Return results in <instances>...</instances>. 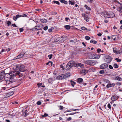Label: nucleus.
<instances>
[{"label": "nucleus", "mask_w": 122, "mask_h": 122, "mask_svg": "<svg viewBox=\"0 0 122 122\" xmlns=\"http://www.w3.org/2000/svg\"><path fill=\"white\" fill-rule=\"evenodd\" d=\"M70 26L69 25H66L64 26V27L67 30L70 29Z\"/></svg>", "instance_id": "nucleus-28"}, {"label": "nucleus", "mask_w": 122, "mask_h": 122, "mask_svg": "<svg viewBox=\"0 0 122 122\" xmlns=\"http://www.w3.org/2000/svg\"><path fill=\"white\" fill-rule=\"evenodd\" d=\"M69 19V18L66 17L65 18V20L66 21H68V20Z\"/></svg>", "instance_id": "nucleus-63"}, {"label": "nucleus", "mask_w": 122, "mask_h": 122, "mask_svg": "<svg viewBox=\"0 0 122 122\" xmlns=\"http://www.w3.org/2000/svg\"><path fill=\"white\" fill-rule=\"evenodd\" d=\"M97 53H99L101 51V50L100 49H97Z\"/></svg>", "instance_id": "nucleus-54"}, {"label": "nucleus", "mask_w": 122, "mask_h": 122, "mask_svg": "<svg viewBox=\"0 0 122 122\" xmlns=\"http://www.w3.org/2000/svg\"><path fill=\"white\" fill-rule=\"evenodd\" d=\"M90 42L91 43H93L95 44H96L97 43V41H93L92 40L90 41Z\"/></svg>", "instance_id": "nucleus-30"}, {"label": "nucleus", "mask_w": 122, "mask_h": 122, "mask_svg": "<svg viewBox=\"0 0 122 122\" xmlns=\"http://www.w3.org/2000/svg\"><path fill=\"white\" fill-rule=\"evenodd\" d=\"M113 67L115 68H117L118 67V66L115 63L113 66Z\"/></svg>", "instance_id": "nucleus-35"}, {"label": "nucleus", "mask_w": 122, "mask_h": 122, "mask_svg": "<svg viewBox=\"0 0 122 122\" xmlns=\"http://www.w3.org/2000/svg\"><path fill=\"white\" fill-rule=\"evenodd\" d=\"M108 65L106 63H105L101 65L100 66V68L101 69H103L107 67Z\"/></svg>", "instance_id": "nucleus-9"}, {"label": "nucleus", "mask_w": 122, "mask_h": 122, "mask_svg": "<svg viewBox=\"0 0 122 122\" xmlns=\"http://www.w3.org/2000/svg\"><path fill=\"white\" fill-rule=\"evenodd\" d=\"M117 84L120 86L121 85V83L119 82H118L117 83Z\"/></svg>", "instance_id": "nucleus-62"}, {"label": "nucleus", "mask_w": 122, "mask_h": 122, "mask_svg": "<svg viewBox=\"0 0 122 122\" xmlns=\"http://www.w3.org/2000/svg\"><path fill=\"white\" fill-rule=\"evenodd\" d=\"M92 56H90V58L92 59H97L100 57V56L99 55L97 54H93L91 55Z\"/></svg>", "instance_id": "nucleus-7"}, {"label": "nucleus", "mask_w": 122, "mask_h": 122, "mask_svg": "<svg viewBox=\"0 0 122 122\" xmlns=\"http://www.w3.org/2000/svg\"><path fill=\"white\" fill-rule=\"evenodd\" d=\"M89 17L87 15L86 16L84 17V19L86 20V21L87 22H88L89 21Z\"/></svg>", "instance_id": "nucleus-20"}, {"label": "nucleus", "mask_w": 122, "mask_h": 122, "mask_svg": "<svg viewBox=\"0 0 122 122\" xmlns=\"http://www.w3.org/2000/svg\"><path fill=\"white\" fill-rule=\"evenodd\" d=\"M115 80L121 81L122 80V79L120 77L117 76L116 77Z\"/></svg>", "instance_id": "nucleus-18"}, {"label": "nucleus", "mask_w": 122, "mask_h": 122, "mask_svg": "<svg viewBox=\"0 0 122 122\" xmlns=\"http://www.w3.org/2000/svg\"><path fill=\"white\" fill-rule=\"evenodd\" d=\"M25 66L24 65L16 66L15 68L16 72H21L23 75V72H24L25 70Z\"/></svg>", "instance_id": "nucleus-2"}, {"label": "nucleus", "mask_w": 122, "mask_h": 122, "mask_svg": "<svg viewBox=\"0 0 122 122\" xmlns=\"http://www.w3.org/2000/svg\"><path fill=\"white\" fill-rule=\"evenodd\" d=\"M108 67H109V68L111 69H113V67L111 65H109Z\"/></svg>", "instance_id": "nucleus-49"}, {"label": "nucleus", "mask_w": 122, "mask_h": 122, "mask_svg": "<svg viewBox=\"0 0 122 122\" xmlns=\"http://www.w3.org/2000/svg\"><path fill=\"white\" fill-rule=\"evenodd\" d=\"M64 39L63 38V36L61 37V38H60L59 40H58V41H56V42H58V43H60L61 42H63L64 41H62Z\"/></svg>", "instance_id": "nucleus-15"}, {"label": "nucleus", "mask_w": 122, "mask_h": 122, "mask_svg": "<svg viewBox=\"0 0 122 122\" xmlns=\"http://www.w3.org/2000/svg\"><path fill=\"white\" fill-rule=\"evenodd\" d=\"M85 64L90 66H93L96 64V61L92 60H88L85 61Z\"/></svg>", "instance_id": "nucleus-4"}, {"label": "nucleus", "mask_w": 122, "mask_h": 122, "mask_svg": "<svg viewBox=\"0 0 122 122\" xmlns=\"http://www.w3.org/2000/svg\"><path fill=\"white\" fill-rule=\"evenodd\" d=\"M122 53V51H121L120 50H119L118 51H117V54H119L120 53Z\"/></svg>", "instance_id": "nucleus-44"}, {"label": "nucleus", "mask_w": 122, "mask_h": 122, "mask_svg": "<svg viewBox=\"0 0 122 122\" xmlns=\"http://www.w3.org/2000/svg\"><path fill=\"white\" fill-rule=\"evenodd\" d=\"M12 25L13 26L15 27H17V26L15 24H12Z\"/></svg>", "instance_id": "nucleus-61"}, {"label": "nucleus", "mask_w": 122, "mask_h": 122, "mask_svg": "<svg viewBox=\"0 0 122 122\" xmlns=\"http://www.w3.org/2000/svg\"><path fill=\"white\" fill-rule=\"evenodd\" d=\"M68 62H70V63H71L72 64H71L70 65H71L72 66V67L73 66H75V62L73 61H69Z\"/></svg>", "instance_id": "nucleus-19"}, {"label": "nucleus", "mask_w": 122, "mask_h": 122, "mask_svg": "<svg viewBox=\"0 0 122 122\" xmlns=\"http://www.w3.org/2000/svg\"><path fill=\"white\" fill-rule=\"evenodd\" d=\"M85 39L86 40H88L90 39V38L89 36H86L85 37Z\"/></svg>", "instance_id": "nucleus-39"}, {"label": "nucleus", "mask_w": 122, "mask_h": 122, "mask_svg": "<svg viewBox=\"0 0 122 122\" xmlns=\"http://www.w3.org/2000/svg\"><path fill=\"white\" fill-rule=\"evenodd\" d=\"M119 12L121 13H122V14H121L122 15V7H121V8L119 9Z\"/></svg>", "instance_id": "nucleus-53"}, {"label": "nucleus", "mask_w": 122, "mask_h": 122, "mask_svg": "<svg viewBox=\"0 0 122 122\" xmlns=\"http://www.w3.org/2000/svg\"><path fill=\"white\" fill-rule=\"evenodd\" d=\"M117 99V97L115 95L112 96L111 97V99L113 101H115Z\"/></svg>", "instance_id": "nucleus-13"}, {"label": "nucleus", "mask_w": 122, "mask_h": 122, "mask_svg": "<svg viewBox=\"0 0 122 122\" xmlns=\"http://www.w3.org/2000/svg\"><path fill=\"white\" fill-rule=\"evenodd\" d=\"M49 63H51V65L52 66V61H49L46 63V65H48Z\"/></svg>", "instance_id": "nucleus-38"}, {"label": "nucleus", "mask_w": 122, "mask_h": 122, "mask_svg": "<svg viewBox=\"0 0 122 122\" xmlns=\"http://www.w3.org/2000/svg\"><path fill=\"white\" fill-rule=\"evenodd\" d=\"M85 7L86 9L88 10H90V8L88 7L86 5H85Z\"/></svg>", "instance_id": "nucleus-51"}, {"label": "nucleus", "mask_w": 122, "mask_h": 122, "mask_svg": "<svg viewBox=\"0 0 122 122\" xmlns=\"http://www.w3.org/2000/svg\"><path fill=\"white\" fill-rule=\"evenodd\" d=\"M48 29V26H45L44 27L43 29L44 30H47Z\"/></svg>", "instance_id": "nucleus-48"}, {"label": "nucleus", "mask_w": 122, "mask_h": 122, "mask_svg": "<svg viewBox=\"0 0 122 122\" xmlns=\"http://www.w3.org/2000/svg\"><path fill=\"white\" fill-rule=\"evenodd\" d=\"M40 20L41 22L43 23H46L47 21V20L45 19H40Z\"/></svg>", "instance_id": "nucleus-22"}, {"label": "nucleus", "mask_w": 122, "mask_h": 122, "mask_svg": "<svg viewBox=\"0 0 122 122\" xmlns=\"http://www.w3.org/2000/svg\"><path fill=\"white\" fill-rule=\"evenodd\" d=\"M82 15L83 17H85L87 15H86L85 14L83 13L82 14Z\"/></svg>", "instance_id": "nucleus-55"}, {"label": "nucleus", "mask_w": 122, "mask_h": 122, "mask_svg": "<svg viewBox=\"0 0 122 122\" xmlns=\"http://www.w3.org/2000/svg\"><path fill=\"white\" fill-rule=\"evenodd\" d=\"M86 70L84 69H82L81 71V73L83 75H85L86 74Z\"/></svg>", "instance_id": "nucleus-16"}, {"label": "nucleus", "mask_w": 122, "mask_h": 122, "mask_svg": "<svg viewBox=\"0 0 122 122\" xmlns=\"http://www.w3.org/2000/svg\"><path fill=\"white\" fill-rule=\"evenodd\" d=\"M64 76H63V74L58 76L56 77V79L57 80L62 79H64Z\"/></svg>", "instance_id": "nucleus-11"}, {"label": "nucleus", "mask_w": 122, "mask_h": 122, "mask_svg": "<svg viewBox=\"0 0 122 122\" xmlns=\"http://www.w3.org/2000/svg\"><path fill=\"white\" fill-rule=\"evenodd\" d=\"M20 32H22L24 30V29L23 28H20Z\"/></svg>", "instance_id": "nucleus-50"}, {"label": "nucleus", "mask_w": 122, "mask_h": 122, "mask_svg": "<svg viewBox=\"0 0 122 122\" xmlns=\"http://www.w3.org/2000/svg\"><path fill=\"white\" fill-rule=\"evenodd\" d=\"M59 108L60 110H62L63 109V107L62 106H59Z\"/></svg>", "instance_id": "nucleus-57"}, {"label": "nucleus", "mask_w": 122, "mask_h": 122, "mask_svg": "<svg viewBox=\"0 0 122 122\" xmlns=\"http://www.w3.org/2000/svg\"><path fill=\"white\" fill-rule=\"evenodd\" d=\"M71 117H69L67 119V120L68 121H70L71 120Z\"/></svg>", "instance_id": "nucleus-60"}, {"label": "nucleus", "mask_w": 122, "mask_h": 122, "mask_svg": "<svg viewBox=\"0 0 122 122\" xmlns=\"http://www.w3.org/2000/svg\"><path fill=\"white\" fill-rule=\"evenodd\" d=\"M35 27L36 28L37 31V30H39L41 29L40 26L37 25V26H36Z\"/></svg>", "instance_id": "nucleus-31"}, {"label": "nucleus", "mask_w": 122, "mask_h": 122, "mask_svg": "<svg viewBox=\"0 0 122 122\" xmlns=\"http://www.w3.org/2000/svg\"><path fill=\"white\" fill-rule=\"evenodd\" d=\"M7 24L8 26H9L11 24V22L10 21H7Z\"/></svg>", "instance_id": "nucleus-36"}, {"label": "nucleus", "mask_w": 122, "mask_h": 122, "mask_svg": "<svg viewBox=\"0 0 122 122\" xmlns=\"http://www.w3.org/2000/svg\"><path fill=\"white\" fill-rule=\"evenodd\" d=\"M63 37L64 39L62 41H65L67 39L66 37L65 36H63Z\"/></svg>", "instance_id": "nucleus-41"}, {"label": "nucleus", "mask_w": 122, "mask_h": 122, "mask_svg": "<svg viewBox=\"0 0 122 122\" xmlns=\"http://www.w3.org/2000/svg\"><path fill=\"white\" fill-rule=\"evenodd\" d=\"M14 94V92L13 91H11L9 92L8 93V94L9 95L8 96H11Z\"/></svg>", "instance_id": "nucleus-17"}, {"label": "nucleus", "mask_w": 122, "mask_h": 122, "mask_svg": "<svg viewBox=\"0 0 122 122\" xmlns=\"http://www.w3.org/2000/svg\"><path fill=\"white\" fill-rule=\"evenodd\" d=\"M115 85V84L114 83H112V84H111L110 83L108 84L106 86V87L107 88H109L114 86Z\"/></svg>", "instance_id": "nucleus-14"}, {"label": "nucleus", "mask_w": 122, "mask_h": 122, "mask_svg": "<svg viewBox=\"0 0 122 122\" xmlns=\"http://www.w3.org/2000/svg\"><path fill=\"white\" fill-rule=\"evenodd\" d=\"M37 104L38 105H40L41 104V101H39L37 102Z\"/></svg>", "instance_id": "nucleus-52"}, {"label": "nucleus", "mask_w": 122, "mask_h": 122, "mask_svg": "<svg viewBox=\"0 0 122 122\" xmlns=\"http://www.w3.org/2000/svg\"><path fill=\"white\" fill-rule=\"evenodd\" d=\"M99 73L101 74H103L104 73V70H101L99 71Z\"/></svg>", "instance_id": "nucleus-45"}, {"label": "nucleus", "mask_w": 122, "mask_h": 122, "mask_svg": "<svg viewBox=\"0 0 122 122\" xmlns=\"http://www.w3.org/2000/svg\"><path fill=\"white\" fill-rule=\"evenodd\" d=\"M41 83H38L37 84V85L38 87H39L41 85Z\"/></svg>", "instance_id": "nucleus-59"}, {"label": "nucleus", "mask_w": 122, "mask_h": 122, "mask_svg": "<svg viewBox=\"0 0 122 122\" xmlns=\"http://www.w3.org/2000/svg\"><path fill=\"white\" fill-rule=\"evenodd\" d=\"M116 36L115 35H113L112 36V39H113V40H115L116 39Z\"/></svg>", "instance_id": "nucleus-37"}, {"label": "nucleus", "mask_w": 122, "mask_h": 122, "mask_svg": "<svg viewBox=\"0 0 122 122\" xmlns=\"http://www.w3.org/2000/svg\"><path fill=\"white\" fill-rule=\"evenodd\" d=\"M63 76H64V78H68L70 76L68 75L67 74H63Z\"/></svg>", "instance_id": "nucleus-23"}, {"label": "nucleus", "mask_w": 122, "mask_h": 122, "mask_svg": "<svg viewBox=\"0 0 122 122\" xmlns=\"http://www.w3.org/2000/svg\"><path fill=\"white\" fill-rule=\"evenodd\" d=\"M77 82H81L83 81V79L81 78H79L77 79Z\"/></svg>", "instance_id": "nucleus-25"}, {"label": "nucleus", "mask_w": 122, "mask_h": 122, "mask_svg": "<svg viewBox=\"0 0 122 122\" xmlns=\"http://www.w3.org/2000/svg\"><path fill=\"white\" fill-rule=\"evenodd\" d=\"M112 60V58L110 56H106L104 59L105 61L107 63L110 62Z\"/></svg>", "instance_id": "nucleus-6"}, {"label": "nucleus", "mask_w": 122, "mask_h": 122, "mask_svg": "<svg viewBox=\"0 0 122 122\" xmlns=\"http://www.w3.org/2000/svg\"><path fill=\"white\" fill-rule=\"evenodd\" d=\"M53 82V79L51 78L49 79L48 82L49 83H51Z\"/></svg>", "instance_id": "nucleus-33"}, {"label": "nucleus", "mask_w": 122, "mask_h": 122, "mask_svg": "<svg viewBox=\"0 0 122 122\" xmlns=\"http://www.w3.org/2000/svg\"><path fill=\"white\" fill-rule=\"evenodd\" d=\"M52 54H51L50 55H49L48 56V57H49V59H50L52 57Z\"/></svg>", "instance_id": "nucleus-46"}, {"label": "nucleus", "mask_w": 122, "mask_h": 122, "mask_svg": "<svg viewBox=\"0 0 122 122\" xmlns=\"http://www.w3.org/2000/svg\"><path fill=\"white\" fill-rule=\"evenodd\" d=\"M48 116V115L47 114H46V113H45L44 115L42 116V117H47Z\"/></svg>", "instance_id": "nucleus-56"}, {"label": "nucleus", "mask_w": 122, "mask_h": 122, "mask_svg": "<svg viewBox=\"0 0 122 122\" xmlns=\"http://www.w3.org/2000/svg\"><path fill=\"white\" fill-rule=\"evenodd\" d=\"M27 107H25L24 109H23V110H22L23 112L25 113V115H26L27 112Z\"/></svg>", "instance_id": "nucleus-24"}, {"label": "nucleus", "mask_w": 122, "mask_h": 122, "mask_svg": "<svg viewBox=\"0 0 122 122\" xmlns=\"http://www.w3.org/2000/svg\"><path fill=\"white\" fill-rule=\"evenodd\" d=\"M69 4H71L72 5H74L75 3V2L73 1H71L70 0H69Z\"/></svg>", "instance_id": "nucleus-29"}, {"label": "nucleus", "mask_w": 122, "mask_h": 122, "mask_svg": "<svg viewBox=\"0 0 122 122\" xmlns=\"http://www.w3.org/2000/svg\"><path fill=\"white\" fill-rule=\"evenodd\" d=\"M25 53V52H24V51H22V52L17 57V58L16 59L20 58L24 56V54Z\"/></svg>", "instance_id": "nucleus-8"}, {"label": "nucleus", "mask_w": 122, "mask_h": 122, "mask_svg": "<svg viewBox=\"0 0 122 122\" xmlns=\"http://www.w3.org/2000/svg\"><path fill=\"white\" fill-rule=\"evenodd\" d=\"M70 63V62H68L66 65V70H67L71 68L72 67V66L70 65L71 64V63Z\"/></svg>", "instance_id": "nucleus-12"}, {"label": "nucleus", "mask_w": 122, "mask_h": 122, "mask_svg": "<svg viewBox=\"0 0 122 122\" xmlns=\"http://www.w3.org/2000/svg\"><path fill=\"white\" fill-rule=\"evenodd\" d=\"M23 76V74L21 72H17L14 73L11 75L9 74H7L5 76L4 79L6 81L8 84H10L14 82L13 79L15 76L18 77H20Z\"/></svg>", "instance_id": "nucleus-1"}, {"label": "nucleus", "mask_w": 122, "mask_h": 122, "mask_svg": "<svg viewBox=\"0 0 122 122\" xmlns=\"http://www.w3.org/2000/svg\"><path fill=\"white\" fill-rule=\"evenodd\" d=\"M103 14H104V16L105 17L112 18L114 17L115 16L114 13L111 11H109L104 13H103Z\"/></svg>", "instance_id": "nucleus-3"}, {"label": "nucleus", "mask_w": 122, "mask_h": 122, "mask_svg": "<svg viewBox=\"0 0 122 122\" xmlns=\"http://www.w3.org/2000/svg\"><path fill=\"white\" fill-rule=\"evenodd\" d=\"M113 52L116 54L117 51V50L116 48H113Z\"/></svg>", "instance_id": "nucleus-32"}, {"label": "nucleus", "mask_w": 122, "mask_h": 122, "mask_svg": "<svg viewBox=\"0 0 122 122\" xmlns=\"http://www.w3.org/2000/svg\"><path fill=\"white\" fill-rule=\"evenodd\" d=\"M30 30L31 31H37L35 26L34 28L31 29Z\"/></svg>", "instance_id": "nucleus-34"}, {"label": "nucleus", "mask_w": 122, "mask_h": 122, "mask_svg": "<svg viewBox=\"0 0 122 122\" xmlns=\"http://www.w3.org/2000/svg\"><path fill=\"white\" fill-rule=\"evenodd\" d=\"M81 30H87V29L86 28H85L84 27H82L81 28Z\"/></svg>", "instance_id": "nucleus-43"}, {"label": "nucleus", "mask_w": 122, "mask_h": 122, "mask_svg": "<svg viewBox=\"0 0 122 122\" xmlns=\"http://www.w3.org/2000/svg\"><path fill=\"white\" fill-rule=\"evenodd\" d=\"M115 60L117 61V62H120L121 61V60L120 59H118L117 58H116L115 59Z\"/></svg>", "instance_id": "nucleus-47"}, {"label": "nucleus", "mask_w": 122, "mask_h": 122, "mask_svg": "<svg viewBox=\"0 0 122 122\" xmlns=\"http://www.w3.org/2000/svg\"><path fill=\"white\" fill-rule=\"evenodd\" d=\"M108 108L109 109H111V105L110 104L108 103Z\"/></svg>", "instance_id": "nucleus-58"}, {"label": "nucleus", "mask_w": 122, "mask_h": 122, "mask_svg": "<svg viewBox=\"0 0 122 122\" xmlns=\"http://www.w3.org/2000/svg\"><path fill=\"white\" fill-rule=\"evenodd\" d=\"M4 72L3 71L0 72V81L2 80L5 76Z\"/></svg>", "instance_id": "nucleus-10"}, {"label": "nucleus", "mask_w": 122, "mask_h": 122, "mask_svg": "<svg viewBox=\"0 0 122 122\" xmlns=\"http://www.w3.org/2000/svg\"><path fill=\"white\" fill-rule=\"evenodd\" d=\"M59 0L61 3H62L65 4H66L67 3V1H66L64 0Z\"/></svg>", "instance_id": "nucleus-26"}, {"label": "nucleus", "mask_w": 122, "mask_h": 122, "mask_svg": "<svg viewBox=\"0 0 122 122\" xmlns=\"http://www.w3.org/2000/svg\"><path fill=\"white\" fill-rule=\"evenodd\" d=\"M53 2L55 4H56L57 5H59L60 3L58 1H53Z\"/></svg>", "instance_id": "nucleus-42"}, {"label": "nucleus", "mask_w": 122, "mask_h": 122, "mask_svg": "<svg viewBox=\"0 0 122 122\" xmlns=\"http://www.w3.org/2000/svg\"><path fill=\"white\" fill-rule=\"evenodd\" d=\"M77 65L78 66H80L81 68L83 67H84V65L81 63H78L77 64Z\"/></svg>", "instance_id": "nucleus-27"}, {"label": "nucleus", "mask_w": 122, "mask_h": 122, "mask_svg": "<svg viewBox=\"0 0 122 122\" xmlns=\"http://www.w3.org/2000/svg\"><path fill=\"white\" fill-rule=\"evenodd\" d=\"M70 82L71 83V85L72 86L74 87V85H75L76 84V83L71 80L70 81Z\"/></svg>", "instance_id": "nucleus-21"}, {"label": "nucleus", "mask_w": 122, "mask_h": 122, "mask_svg": "<svg viewBox=\"0 0 122 122\" xmlns=\"http://www.w3.org/2000/svg\"><path fill=\"white\" fill-rule=\"evenodd\" d=\"M97 35L99 36H101L102 35V34L101 33H99L97 34Z\"/></svg>", "instance_id": "nucleus-64"}, {"label": "nucleus", "mask_w": 122, "mask_h": 122, "mask_svg": "<svg viewBox=\"0 0 122 122\" xmlns=\"http://www.w3.org/2000/svg\"><path fill=\"white\" fill-rule=\"evenodd\" d=\"M54 28L53 27H51V29H49L48 30V32H52V30H53Z\"/></svg>", "instance_id": "nucleus-40"}, {"label": "nucleus", "mask_w": 122, "mask_h": 122, "mask_svg": "<svg viewBox=\"0 0 122 122\" xmlns=\"http://www.w3.org/2000/svg\"><path fill=\"white\" fill-rule=\"evenodd\" d=\"M28 17L27 15L25 14H23L22 15H17L16 16H13V19L15 21L19 17Z\"/></svg>", "instance_id": "nucleus-5"}]
</instances>
